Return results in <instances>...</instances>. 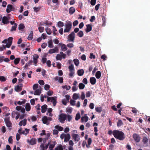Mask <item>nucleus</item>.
<instances>
[{
  "label": "nucleus",
  "mask_w": 150,
  "mask_h": 150,
  "mask_svg": "<svg viewBox=\"0 0 150 150\" xmlns=\"http://www.w3.org/2000/svg\"><path fill=\"white\" fill-rule=\"evenodd\" d=\"M133 138L136 143H138L140 141V137L138 134H134L133 135Z\"/></svg>",
  "instance_id": "39448f33"
},
{
  "label": "nucleus",
  "mask_w": 150,
  "mask_h": 150,
  "mask_svg": "<svg viewBox=\"0 0 150 150\" xmlns=\"http://www.w3.org/2000/svg\"><path fill=\"white\" fill-rule=\"evenodd\" d=\"M55 128L59 131H62L63 129V128L62 127L59 126V125L55 126Z\"/></svg>",
  "instance_id": "e433bc0d"
},
{
  "label": "nucleus",
  "mask_w": 150,
  "mask_h": 150,
  "mask_svg": "<svg viewBox=\"0 0 150 150\" xmlns=\"http://www.w3.org/2000/svg\"><path fill=\"white\" fill-rule=\"evenodd\" d=\"M48 35H50L52 33L51 30L49 28H46L45 29Z\"/></svg>",
  "instance_id": "a19ab883"
},
{
  "label": "nucleus",
  "mask_w": 150,
  "mask_h": 150,
  "mask_svg": "<svg viewBox=\"0 0 150 150\" xmlns=\"http://www.w3.org/2000/svg\"><path fill=\"white\" fill-rule=\"evenodd\" d=\"M4 150H11V149L9 145H7L6 146V149H4Z\"/></svg>",
  "instance_id": "774afa93"
},
{
  "label": "nucleus",
  "mask_w": 150,
  "mask_h": 150,
  "mask_svg": "<svg viewBox=\"0 0 150 150\" xmlns=\"http://www.w3.org/2000/svg\"><path fill=\"white\" fill-rule=\"evenodd\" d=\"M41 93V90L39 89H37L35 91L34 94L35 95H39Z\"/></svg>",
  "instance_id": "cd10ccee"
},
{
  "label": "nucleus",
  "mask_w": 150,
  "mask_h": 150,
  "mask_svg": "<svg viewBox=\"0 0 150 150\" xmlns=\"http://www.w3.org/2000/svg\"><path fill=\"white\" fill-rule=\"evenodd\" d=\"M19 85H21L20 86L17 85L16 86L15 88V90L17 92H19L21 91L22 90V84H19Z\"/></svg>",
  "instance_id": "4468645a"
},
{
  "label": "nucleus",
  "mask_w": 150,
  "mask_h": 150,
  "mask_svg": "<svg viewBox=\"0 0 150 150\" xmlns=\"http://www.w3.org/2000/svg\"><path fill=\"white\" fill-rule=\"evenodd\" d=\"M74 64L76 66H78L79 64V61L77 59H75L73 60Z\"/></svg>",
  "instance_id": "49530a36"
},
{
  "label": "nucleus",
  "mask_w": 150,
  "mask_h": 150,
  "mask_svg": "<svg viewBox=\"0 0 150 150\" xmlns=\"http://www.w3.org/2000/svg\"><path fill=\"white\" fill-rule=\"evenodd\" d=\"M47 106L46 104H45L41 107V112L42 113H45L47 109Z\"/></svg>",
  "instance_id": "2eb2a0df"
},
{
  "label": "nucleus",
  "mask_w": 150,
  "mask_h": 150,
  "mask_svg": "<svg viewBox=\"0 0 150 150\" xmlns=\"http://www.w3.org/2000/svg\"><path fill=\"white\" fill-rule=\"evenodd\" d=\"M62 87L63 89L66 88V90L67 91L69 90L71 88V86H67V85H65L64 86H62Z\"/></svg>",
  "instance_id": "4c0bfd02"
},
{
  "label": "nucleus",
  "mask_w": 150,
  "mask_h": 150,
  "mask_svg": "<svg viewBox=\"0 0 150 150\" xmlns=\"http://www.w3.org/2000/svg\"><path fill=\"white\" fill-rule=\"evenodd\" d=\"M27 142L30 144L33 145L36 144L37 140L35 138H33L30 140L28 139Z\"/></svg>",
  "instance_id": "1a4fd4ad"
},
{
  "label": "nucleus",
  "mask_w": 150,
  "mask_h": 150,
  "mask_svg": "<svg viewBox=\"0 0 150 150\" xmlns=\"http://www.w3.org/2000/svg\"><path fill=\"white\" fill-rule=\"evenodd\" d=\"M85 96L84 93L83 92H82L81 96V99L83 100L85 99Z\"/></svg>",
  "instance_id": "69168bd1"
},
{
  "label": "nucleus",
  "mask_w": 150,
  "mask_h": 150,
  "mask_svg": "<svg viewBox=\"0 0 150 150\" xmlns=\"http://www.w3.org/2000/svg\"><path fill=\"white\" fill-rule=\"evenodd\" d=\"M39 56L37 54H35L33 56V60H38V59L39 58Z\"/></svg>",
  "instance_id": "3c124183"
},
{
  "label": "nucleus",
  "mask_w": 150,
  "mask_h": 150,
  "mask_svg": "<svg viewBox=\"0 0 150 150\" xmlns=\"http://www.w3.org/2000/svg\"><path fill=\"white\" fill-rule=\"evenodd\" d=\"M75 34L74 31L72 32L68 36L69 40V42H74Z\"/></svg>",
  "instance_id": "20e7f679"
},
{
  "label": "nucleus",
  "mask_w": 150,
  "mask_h": 150,
  "mask_svg": "<svg viewBox=\"0 0 150 150\" xmlns=\"http://www.w3.org/2000/svg\"><path fill=\"white\" fill-rule=\"evenodd\" d=\"M27 119H24L23 120H22L20 121L19 123V125L20 126H21L23 125V126H25L26 124Z\"/></svg>",
  "instance_id": "f3484780"
},
{
  "label": "nucleus",
  "mask_w": 150,
  "mask_h": 150,
  "mask_svg": "<svg viewBox=\"0 0 150 150\" xmlns=\"http://www.w3.org/2000/svg\"><path fill=\"white\" fill-rule=\"evenodd\" d=\"M50 87V86L48 84H45L44 86V89L46 91L48 90Z\"/></svg>",
  "instance_id": "13d9d810"
},
{
  "label": "nucleus",
  "mask_w": 150,
  "mask_h": 150,
  "mask_svg": "<svg viewBox=\"0 0 150 150\" xmlns=\"http://www.w3.org/2000/svg\"><path fill=\"white\" fill-rule=\"evenodd\" d=\"M33 32L32 31H31L30 32V33L29 35L28 38V39L29 40H31L33 38Z\"/></svg>",
  "instance_id": "473e14b6"
},
{
  "label": "nucleus",
  "mask_w": 150,
  "mask_h": 150,
  "mask_svg": "<svg viewBox=\"0 0 150 150\" xmlns=\"http://www.w3.org/2000/svg\"><path fill=\"white\" fill-rule=\"evenodd\" d=\"M4 122L7 127H12V124L10 121V118L9 117H6L4 118Z\"/></svg>",
  "instance_id": "7ed1b4c3"
},
{
  "label": "nucleus",
  "mask_w": 150,
  "mask_h": 150,
  "mask_svg": "<svg viewBox=\"0 0 150 150\" xmlns=\"http://www.w3.org/2000/svg\"><path fill=\"white\" fill-rule=\"evenodd\" d=\"M96 2V0H91L90 2L92 6L95 5Z\"/></svg>",
  "instance_id": "0e129e2a"
},
{
  "label": "nucleus",
  "mask_w": 150,
  "mask_h": 150,
  "mask_svg": "<svg viewBox=\"0 0 150 150\" xmlns=\"http://www.w3.org/2000/svg\"><path fill=\"white\" fill-rule=\"evenodd\" d=\"M2 22L4 24H7L8 23V18L6 16L3 17L2 19Z\"/></svg>",
  "instance_id": "6ab92c4d"
},
{
  "label": "nucleus",
  "mask_w": 150,
  "mask_h": 150,
  "mask_svg": "<svg viewBox=\"0 0 150 150\" xmlns=\"http://www.w3.org/2000/svg\"><path fill=\"white\" fill-rule=\"evenodd\" d=\"M69 71H74V65L71 64L69 66Z\"/></svg>",
  "instance_id": "c03bdc74"
},
{
  "label": "nucleus",
  "mask_w": 150,
  "mask_h": 150,
  "mask_svg": "<svg viewBox=\"0 0 150 150\" xmlns=\"http://www.w3.org/2000/svg\"><path fill=\"white\" fill-rule=\"evenodd\" d=\"M84 71L83 69H79L77 71L78 74L79 76H81L84 74Z\"/></svg>",
  "instance_id": "bb28decb"
},
{
  "label": "nucleus",
  "mask_w": 150,
  "mask_h": 150,
  "mask_svg": "<svg viewBox=\"0 0 150 150\" xmlns=\"http://www.w3.org/2000/svg\"><path fill=\"white\" fill-rule=\"evenodd\" d=\"M42 121L43 123L44 124H47V123L48 118L47 116H44L42 118Z\"/></svg>",
  "instance_id": "5701e85b"
},
{
  "label": "nucleus",
  "mask_w": 150,
  "mask_h": 150,
  "mask_svg": "<svg viewBox=\"0 0 150 150\" xmlns=\"http://www.w3.org/2000/svg\"><path fill=\"white\" fill-rule=\"evenodd\" d=\"M86 28L85 30V31L86 33H88L92 30V28L91 25L90 24H88L86 25Z\"/></svg>",
  "instance_id": "dca6fc26"
},
{
  "label": "nucleus",
  "mask_w": 150,
  "mask_h": 150,
  "mask_svg": "<svg viewBox=\"0 0 150 150\" xmlns=\"http://www.w3.org/2000/svg\"><path fill=\"white\" fill-rule=\"evenodd\" d=\"M90 82L92 85H94L96 82V79L94 77H91L90 79Z\"/></svg>",
  "instance_id": "a211bd4d"
},
{
  "label": "nucleus",
  "mask_w": 150,
  "mask_h": 150,
  "mask_svg": "<svg viewBox=\"0 0 150 150\" xmlns=\"http://www.w3.org/2000/svg\"><path fill=\"white\" fill-rule=\"evenodd\" d=\"M72 139L75 142H77L80 140V138L79 135L78 134H73L71 135Z\"/></svg>",
  "instance_id": "6e6552de"
},
{
  "label": "nucleus",
  "mask_w": 150,
  "mask_h": 150,
  "mask_svg": "<svg viewBox=\"0 0 150 150\" xmlns=\"http://www.w3.org/2000/svg\"><path fill=\"white\" fill-rule=\"evenodd\" d=\"M65 28L64 30V33L69 32L72 27V23L70 21H68L65 25Z\"/></svg>",
  "instance_id": "f03ea898"
},
{
  "label": "nucleus",
  "mask_w": 150,
  "mask_h": 150,
  "mask_svg": "<svg viewBox=\"0 0 150 150\" xmlns=\"http://www.w3.org/2000/svg\"><path fill=\"white\" fill-rule=\"evenodd\" d=\"M80 118V115L79 113H77L76 114L75 118L76 120H78Z\"/></svg>",
  "instance_id": "4d7b16f0"
},
{
  "label": "nucleus",
  "mask_w": 150,
  "mask_h": 150,
  "mask_svg": "<svg viewBox=\"0 0 150 150\" xmlns=\"http://www.w3.org/2000/svg\"><path fill=\"white\" fill-rule=\"evenodd\" d=\"M58 51V48L57 47H55L54 49H50L48 51L49 54H51L56 52H57Z\"/></svg>",
  "instance_id": "9d476101"
},
{
  "label": "nucleus",
  "mask_w": 150,
  "mask_h": 150,
  "mask_svg": "<svg viewBox=\"0 0 150 150\" xmlns=\"http://www.w3.org/2000/svg\"><path fill=\"white\" fill-rule=\"evenodd\" d=\"M102 18L103 21V26H105V25L106 23V18L105 17L103 16H102Z\"/></svg>",
  "instance_id": "a18cd8bd"
},
{
  "label": "nucleus",
  "mask_w": 150,
  "mask_h": 150,
  "mask_svg": "<svg viewBox=\"0 0 150 150\" xmlns=\"http://www.w3.org/2000/svg\"><path fill=\"white\" fill-rule=\"evenodd\" d=\"M85 85L82 83H80L79 84V88L80 89H83L85 87Z\"/></svg>",
  "instance_id": "2f4dec72"
},
{
  "label": "nucleus",
  "mask_w": 150,
  "mask_h": 150,
  "mask_svg": "<svg viewBox=\"0 0 150 150\" xmlns=\"http://www.w3.org/2000/svg\"><path fill=\"white\" fill-rule=\"evenodd\" d=\"M48 47L50 48H52L54 47V45L52 40H50L48 41Z\"/></svg>",
  "instance_id": "72a5a7b5"
},
{
  "label": "nucleus",
  "mask_w": 150,
  "mask_h": 150,
  "mask_svg": "<svg viewBox=\"0 0 150 150\" xmlns=\"http://www.w3.org/2000/svg\"><path fill=\"white\" fill-rule=\"evenodd\" d=\"M57 26L59 27H62L64 25V23L63 22L59 21L57 23Z\"/></svg>",
  "instance_id": "c85d7f7f"
},
{
  "label": "nucleus",
  "mask_w": 150,
  "mask_h": 150,
  "mask_svg": "<svg viewBox=\"0 0 150 150\" xmlns=\"http://www.w3.org/2000/svg\"><path fill=\"white\" fill-rule=\"evenodd\" d=\"M54 79L55 81L58 80L60 83H62L63 82V79L62 77H59L58 76H56Z\"/></svg>",
  "instance_id": "9b49d317"
},
{
  "label": "nucleus",
  "mask_w": 150,
  "mask_h": 150,
  "mask_svg": "<svg viewBox=\"0 0 150 150\" xmlns=\"http://www.w3.org/2000/svg\"><path fill=\"white\" fill-rule=\"evenodd\" d=\"M66 117V115L65 114L63 113L60 114L59 116V120L60 122L62 123H64Z\"/></svg>",
  "instance_id": "423d86ee"
},
{
  "label": "nucleus",
  "mask_w": 150,
  "mask_h": 150,
  "mask_svg": "<svg viewBox=\"0 0 150 150\" xmlns=\"http://www.w3.org/2000/svg\"><path fill=\"white\" fill-rule=\"evenodd\" d=\"M88 117L86 115L84 116H83L81 118V122H87L88 120Z\"/></svg>",
  "instance_id": "412c9836"
},
{
  "label": "nucleus",
  "mask_w": 150,
  "mask_h": 150,
  "mask_svg": "<svg viewBox=\"0 0 150 150\" xmlns=\"http://www.w3.org/2000/svg\"><path fill=\"white\" fill-rule=\"evenodd\" d=\"M77 35L80 38L82 37L83 35V33L82 31L80 30L77 34Z\"/></svg>",
  "instance_id": "c9c22d12"
},
{
  "label": "nucleus",
  "mask_w": 150,
  "mask_h": 150,
  "mask_svg": "<svg viewBox=\"0 0 150 150\" xmlns=\"http://www.w3.org/2000/svg\"><path fill=\"white\" fill-rule=\"evenodd\" d=\"M96 111L98 112H101L102 110V108L101 107H96L95 108Z\"/></svg>",
  "instance_id": "37998d69"
},
{
  "label": "nucleus",
  "mask_w": 150,
  "mask_h": 150,
  "mask_svg": "<svg viewBox=\"0 0 150 150\" xmlns=\"http://www.w3.org/2000/svg\"><path fill=\"white\" fill-rule=\"evenodd\" d=\"M17 24L16 23H15L14 25L13 26L11 29V31H15L16 30Z\"/></svg>",
  "instance_id": "7c9ffc66"
},
{
  "label": "nucleus",
  "mask_w": 150,
  "mask_h": 150,
  "mask_svg": "<svg viewBox=\"0 0 150 150\" xmlns=\"http://www.w3.org/2000/svg\"><path fill=\"white\" fill-rule=\"evenodd\" d=\"M12 136H11L9 137L8 139V142L9 144H12L13 143V140L12 139Z\"/></svg>",
  "instance_id": "8fccbe9b"
},
{
  "label": "nucleus",
  "mask_w": 150,
  "mask_h": 150,
  "mask_svg": "<svg viewBox=\"0 0 150 150\" xmlns=\"http://www.w3.org/2000/svg\"><path fill=\"white\" fill-rule=\"evenodd\" d=\"M38 30L40 33H42L44 30V28L43 27H40L38 28Z\"/></svg>",
  "instance_id": "6e6d98bb"
},
{
  "label": "nucleus",
  "mask_w": 150,
  "mask_h": 150,
  "mask_svg": "<svg viewBox=\"0 0 150 150\" xmlns=\"http://www.w3.org/2000/svg\"><path fill=\"white\" fill-rule=\"evenodd\" d=\"M101 76V73L100 71H98L96 73L95 76L97 79H99Z\"/></svg>",
  "instance_id": "a878e982"
},
{
  "label": "nucleus",
  "mask_w": 150,
  "mask_h": 150,
  "mask_svg": "<svg viewBox=\"0 0 150 150\" xmlns=\"http://www.w3.org/2000/svg\"><path fill=\"white\" fill-rule=\"evenodd\" d=\"M113 135L115 138L120 140H123L125 138L124 133L118 130H114L113 131Z\"/></svg>",
  "instance_id": "f257e3e1"
},
{
  "label": "nucleus",
  "mask_w": 150,
  "mask_h": 150,
  "mask_svg": "<svg viewBox=\"0 0 150 150\" xmlns=\"http://www.w3.org/2000/svg\"><path fill=\"white\" fill-rule=\"evenodd\" d=\"M52 28H53L52 31H53V35H56L57 34V30L56 29L55 27L54 26H53Z\"/></svg>",
  "instance_id": "58836bf2"
},
{
  "label": "nucleus",
  "mask_w": 150,
  "mask_h": 150,
  "mask_svg": "<svg viewBox=\"0 0 150 150\" xmlns=\"http://www.w3.org/2000/svg\"><path fill=\"white\" fill-rule=\"evenodd\" d=\"M142 142L144 145L145 146H146L148 145V139L146 137H144L142 139Z\"/></svg>",
  "instance_id": "ddd939ff"
},
{
  "label": "nucleus",
  "mask_w": 150,
  "mask_h": 150,
  "mask_svg": "<svg viewBox=\"0 0 150 150\" xmlns=\"http://www.w3.org/2000/svg\"><path fill=\"white\" fill-rule=\"evenodd\" d=\"M60 54L62 56V57L63 59H65L66 58V54H64L62 52H61L60 53Z\"/></svg>",
  "instance_id": "680f3d73"
},
{
  "label": "nucleus",
  "mask_w": 150,
  "mask_h": 150,
  "mask_svg": "<svg viewBox=\"0 0 150 150\" xmlns=\"http://www.w3.org/2000/svg\"><path fill=\"white\" fill-rule=\"evenodd\" d=\"M40 7H34L33 9L34 11L35 12H38L40 10Z\"/></svg>",
  "instance_id": "864d4df0"
},
{
  "label": "nucleus",
  "mask_w": 150,
  "mask_h": 150,
  "mask_svg": "<svg viewBox=\"0 0 150 150\" xmlns=\"http://www.w3.org/2000/svg\"><path fill=\"white\" fill-rule=\"evenodd\" d=\"M79 98V96L78 94L74 93L73 95V98L75 100L78 99Z\"/></svg>",
  "instance_id": "ea45409f"
},
{
  "label": "nucleus",
  "mask_w": 150,
  "mask_h": 150,
  "mask_svg": "<svg viewBox=\"0 0 150 150\" xmlns=\"http://www.w3.org/2000/svg\"><path fill=\"white\" fill-rule=\"evenodd\" d=\"M44 24H46L48 25H51L52 24V23L50 21H46L44 23Z\"/></svg>",
  "instance_id": "052dcab7"
},
{
  "label": "nucleus",
  "mask_w": 150,
  "mask_h": 150,
  "mask_svg": "<svg viewBox=\"0 0 150 150\" xmlns=\"http://www.w3.org/2000/svg\"><path fill=\"white\" fill-rule=\"evenodd\" d=\"M89 107L91 109H93L94 107V104L93 103H91L89 104Z\"/></svg>",
  "instance_id": "338daca9"
},
{
  "label": "nucleus",
  "mask_w": 150,
  "mask_h": 150,
  "mask_svg": "<svg viewBox=\"0 0 150 150\" xmlns=\"http://www.w3.org/2000/svg\"><path fill=\"white\" fill-rule=\"evenodd\" d=\"M54 150H63L62 145L60 144Z\"/></svg>",
  "instance_id": "f704fd0d"
},
{
  "label": "nucleus",
  "mask_w": 150,
  "mask_h": 150,
  "mask_svg": "<svg viewBox=\"0 0 150 150\" xmlns=\"http://www.w3.org/2000/svg\"><path fill=\"white\" fill-rule=\"evenodd\" d=\"M69 13L70 15L73 14L75 11V8L73 7H71L69 9Z\"/></svg>",
  "instance_id": "393cba45"
},
{
  "label": "nucleus",
  "mask_w": 150,
  "mask_h": 150,
  "mask_svg": "<svg viewBox=\"0 0 150 150\" xmlns=\"http://www.w3.org/2000/svg\"><path fill=\"white\" fill-rule=\"evenodd\" d=\"M15 8L11 4H8L7 6L6 11L7 13H9L11 11H14Z\"/></svg>",
  "instance_id": "0eeeda50"
},
{
  "label": "nucleus",
  "mask_w": 150,
  "mask_h": 150,
  "mask_svg": "<svg viewBox=\"0 0 150 150\" xmlns=\"http://www.w3.org/2000/svg\"><path fill=\"white\" fill-rule=\"evenodd\" d=\"M21 59L20 58H18L15 59L14 60V63L15 65L18 64L20 61Z\"/></svg>",
  "instance_id": "c756f323"
},
{
  "label": "nucleus",
  "mask_w": 150,
  "mask_h": 150,
  "mask_svg": "<svg viewBox=\"0 0 150 150\" xmlns=\"http://www.w3.org/2000/svg\"><path fill=\"white\" fill-rule=\"evenodd\" d=\"M38 87V84H34L33 86V89L34 90H35Z\"/></svg>",
  "instance_id": "e2e57ef3"
},
{
  "label": "nucleus",
  "mask_w": 150,
  "mask_h": 150,
  "mask_svg": "<svg viewBox=\"0 0 150 150\" xmlns=\"http://www.w3.org/2000/svg\"><path fill=\"white\" fill-rule=\"evenodd\" d=\"M123 124V122L121 120H118L117 123V125L118 127L121 126Z\"/></svg>",
  "instance_id": "de8ad7c7"
},
{
  "label": "nucleus",
  "mask_w": 150,
  "mask_h": 150,
  "mask_svg": "<svg viewBox=\"0 0 150 150\" xmlns=\"http://www.w3.org/2000/svg\"><path fill=\"white\" fill-rule=\"evenodd\" d=\"M25 27L23 23L20 24L18 26V29L21 30L23 29Z\"/></svg>",
  "instance_id": "79ce46f5"
},
{
  "label": "nucleus",
  "mask_w": 150,
  "mask_h": 150,
  "mask_svg": "<svg viewBox=\"0 0 150 150\" xmlns=\"http://www.w3.org/2000/svg\"><path fill=\"white\" fill-rule=\"evenodd\" d=\"M6 80V78L5 77L0 76V81H5Z\"/></svg>",
  "instance_id": "603ef678"
},
{
  "label": "nucleus",
  "mask_w": 150,
  "mask_h": 150,
  "mask_svg": "<svg viewBox=\"0 0 150 150\" xmlns=\"http://www.w3.org/2000/svg\"><path fill=\"white\" fill-rule=\"evenodd\" d=\"M72 88L73 91H75L77 90L78 87L77 86H76L75 85H73L72 87Z\"/></svg>",
  "instance_id": "bf43d9fd"
},
{
  "label": "nucleus",
  "mask_w": 150,
  "mask_h": 150,
  "mask_svg": "<svg viewBox=\"0 0 150 150\" xmlns=\"http://www.w3.org/2000/svg\"><path fill=\"white\" fill-rule=\"evenodd\" d=\"M25 108L27 111H29L31 109V107L30 103H27L25 104Z\"/></svg>",
  "instance_id": "4be33fe9"
},
{
  "label": "nucleus",
  "mask_w": 150,
  "mask_h": 150,
  "mask_svg": "<svg viewBox=\"0 0 150 150\" xmlns=\"http://www.w3.org/2000/svg\"><path fill=\"white\" fill-rule=\"evenodd\" d=\"M61 49L63 51H65L67 50L66 45L64 44H61Z\"/></svg>",
  "instance_id": "b1692460"
},
{
  "label": "nucleus",
  "mask_w": 150,
  "mask_h": 150,
  "mask_svg": "<svg viewBox=\"0 0 150 150\" xmlns=\"http://www.w3.org/2000/svg\"><path fill=\"white\" fill-rule=\"evenodd\" d=\"M51 102L53 103V106H55L57 103V97L55 96L51 97Z\"/></svg>",
  "instance_id": "f8f14e48"
},
{
  "label": "nucleus",
  "mask_w": 150,
  "mask_h": 150,
  "mask_svg": "<svg viewBox=\"0 0 150 150\" xmlns=\"http://www.w3.org/2000/svg\"><path fill=\"white\" fill-rule=\"evenodd\" d=\"M71 137L69 134H66V136L65 137L64 141L65 142H67L69 141Z\"/></svg>",
  "instance_id": "aec40b11"
},
{
  "label": "nucleus",
  "mask_w": 150,
  "mask_h": 150,
  "mask_svg": "<svg viewBox=\"0 0 150 150\" xmlns=\"http://www.w3.org/2000/svg\"><path fill=\"white\" fill-rule=\"evenodd\" d=\"M56 59L57 60H61L62 59V57L61 54H57L56 56Z\"/></svg>",
  "instance_id": "09e8293b"
},
{
  "label": "nucleus",
  "mask_w": 150,
  "mask_h": 150,
  "mask_svg": "<svg viewBox=\"0 0 150 150\" xmlns=\"http://www.w3.org/2000/svg\"><path fill=\"white\" fill-rule=\"evenodd\" d=\"M68 101L65 99H63L62 100V103L64 105H66Z\"/></svg>",
  "instance_id": "5fc2aeb1"
}]
</instances>
